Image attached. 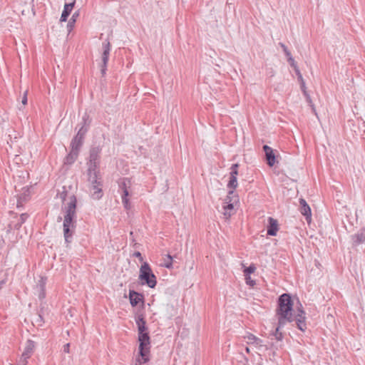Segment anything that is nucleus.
I'll use <instances>...</instances> for the list:
<instances>
[{"mask_svg":"<svg viewBox=\"0 0 365 365\" xmlns=\"http://www.w3.org/2000/svg\"><path fill=\"white\" fill-rule=\"evenodd\" d=\"M99 148H93L90 151L89 161L99 163Z\"/></svg>","mask_w":365,"mask_h":365,"instance_id":"412c9836","label":"nucleus"},{"mask_svg":"<svg viewBox=\"0 0 365 365\" xmlns=\"http://www.w3.org/2000/svg\"><path fill=\"white\" fill-rule=\"evenodd\" d=\"M70 344L67 343L63 346V350L65 353H69Z\"/></svg>","mask_w":365,"mask_h":365,"instance_id":"4c0bfd02","label":"nucleus"},{"mask_svg":"<svg viewBox=\"0 0 365 365\" xmlns=\"http://www.w3.org/2000/svg\"><path fill=\"white\" fill-rule=\"evenodd\" d=\"M74 6L71 5V4H64L63 11L62 12L61 16L60 18L61 22L66 21L68 16L71 14Z\"/></svg>","mask_w":365,"mask_h":365,"instance_id":"f3484780","label":"nucleus"},{"mask_svg":"<svg viewBox=\"0 0 365 365\" xmlns=\"http://www.w3.org/2000/svg\"><path fill=\"white\" fill-rule=\"evenodd\" d=\"M88 130L87 128H85L84 125H83L78 130L76 135L74 137V138L72 140L71 143V147L73 149L77 150L78 152L80 150V148L81 145H83V138L84 136Z\"/></svg>","mask_w":365,"mask_h":365,"instance_id":"6e6552de","label":"nucleus"},{"mask_svg":"<svg viewBox=\"0 0 365 365\" xmlns=\"http://www.w3.org/2000/svg\"><path fill=\"white\" fill-rule=\"evenodd\" d=\"M265 309V306H260L255 302H252V310L256 311L258 313H263V310Z\"/></svg>","mask_w":365,"mask_h":365,"instance_id":"bb28decb","label":"nucleus"},{"mask_svg":"<svg viewBox=\"0 0 365 365\" xmlns=\"http://www.w3.org/2000/svg\"><path fill=\"white\" fill-rule=\"evenodd\" d=\"M280 46L282 48L285 55L288 57L291 56L290 51L288 50L287 47L283 43H279Z\"/></svg>","mask_w":365,"mask_h":365,"instance_id":"c756f323","label":"nucleus"},{"mask_svg":"<svg viewBox=\"0 0 365 365\" xmlns=\"http://www.w3.org/2000/svg\"><path fill=\"white\" fill-rule=\"evenodd\" d=\"M299 210L302 215L305 217L306 220L309 222L312 219L311 208L303 198L299 199Z\"/></svg>","mask_w":365,"mask_h":365,"instance_id":"9b49d317","label":"nucleus"},{"mask_svg":"<svg viewBox=\"0 0 365 365\" xmlns=\"http://www.w3.org/2000/svg\"><path fill=\"white\" fill-rule=\"evenodd\" d=\"M237 163L233 164L231 167L230 180L227 183V187L230 189H235L237 187V175H238Z\"/></svg>","mask_w":365,"mask_h":365,"instance_id":"9d476101","label":"nucleus"},{"mask_svg":"<svg viewBox=\"0 0 365 365\" xmlns=\"http://www.w3.org/2000/svg\"><path fill=\"white\" fill-rule=\"evenodd\" d=\"M35 348V343L31 340H28L26 344L24 351L22 354V357L30 358L34 349Z\"/></svg>","mask_w":365,"mask_h":365,"instance_id":"2eb2a0df","label":"nucleus"},{"mask_svg":"<svg viewBox=\"0 0 365 365\" xmlns=\"http://www.w3.org/2000/svg\"><path fill=\"white\" fill-rule=\"evenodd\" d=\"M102 46H103V51L102 56H101L102 64L101 66V71L102 75L103 76L106 74V71L107 63L108 61V57H109V54H110V43L108 41H106L105 42L103 43Z\"/></svg>","mask_w":365,"mask_h":365,"instance_id":"1a4fd4ad","label":"nucleus"},{"mask_svg":"<svg viewBox=\"0 0 365 365\" xmlns=\"http://www.w3.org/2000/svg\"><path fill=\"white\" fill-rule=\"evenodd\" d=\"M19 204H20V202H19V200H18L17 207H19Z\"/></svg>","mask_w":365,"mask_h":365,"instance_id":"49530a36","label":"nucleus"},{"mask_svg":"<svg viewBox=\"0 0 365 365\" xmlns=\"http://www.w3.org/2000/svg\"><path fill=\"white\" fill-rule=\"evenodd\" d=\"M98 165H99V163L89 161L88 163V173H98Z\"/></svg>","mask_w":365,"mask_h":365,"instance_id":"5701e85b","label":"nucleus"},{"mask_svg":"<svg viewBox=\"0 0 365 365\" xmlns=\"http://www.w3.org/2000/svg\"><path fill=\"white\" fill-rule=\"evenodd\" d=\"M76 198L73 195L68 196V202L63 207L65 212L63 220V235L65 241L67 243L71 242L72 235L76 227Z\"/></svg>","mask_w":365,"mask_h":365,"instance_id":"f03ea898","label":"nucleus"},{"mask_svg":"<svg viewBox=\"0 0 365 365\" xmlns=\"http://www.w3.org/2000/svg\"><path fill=\"white\" fill-rule=\"evenodd\" d=\"M78 153L79 152L77 150L71 148L70 153L64 160V163L68 165L73 163L78 155Z\"/></svg>","mask_w":365,"mask_h":365,"instance_id":"a211bd4d","label":"nucleus"},{"mask_svg":"<svg viewBox=\"0 0 365 365\" xmlns=\"http://www.w3.org/2000/svg\"><path fill=\"white\" fill-rule=\"evenodd\" d=\"M227 200H229V202H223L222 207L223 215L226 218H228L234 213V207L238 202L239 198L235 191L231 190L227 193Z\"/></svg>","mask_w":365,"mask_h":365,"instance_id":"423d86ee","label":"nucleus"},{"mask_svg":"<svg viewBox=\"0 0 365 365\" xmlns=\"http://www.w3.org/2000/svg\"><path fill=\"white\" fill-rule=\"evenodd\" d=\"M255 269H256V267H255V265L252 264V273H254V272H255Z\"/></svg>","mask_w":365,"mask_h":365,"instance_id":"79ce46f5","label":"nucleus"},{"mask_svg":"<svg viewBox=\"0 0 365 365\" xmlns=\"http://www.w3.org/2000/svg\"><path fill=\"white\" fill-rule=\"evenodd\" d=\"M282 327H279V322L277 323V326L275 329V331L274 333V339H276V343H278L279 341H281L284 337L283 333L279 331V329Z\"/></svg>","mask_w":365,"mask_h":365,"instance_id":"b1692460","label":"nucleus"},{"mask_svg":"<svg viewBox=\"0 0 365 365\" xmlns=\"http://www.w3.org/2000/svg\"><path fill=\"white\" fill-rule=\"evenodd\" d=\"M245 349L247 353L250 352V348L248 346H246Z\"/></svg>","mask_w":365,"mask_h":365,"instance_id":"c03bdc74","label":"nucleus"},{"mask_svg":"<svg viewBox=\"0 0 365 365\" xmlns=\"http://www.w3.org/2000/svg\"><path fill=\"white\" fill-rule=\"evenodd\" d=\"M88 180L91 184L90 189L93 198L100 199L102 197V184L98 173H88Z\"/></svg>","mask_w":365,"mask_h":365,"instance_id":"39448f33","label":"nucleus"},{"mask_svg":"<svg viewBox=\"0 0 365 365\" xmlns=\"http://www.w3.org/2000/svg\"><path fill=\"white\" fill-rule=\"evenodd\" d=\"M27 91L24 92V95L21 101L23 105H26L27 103Z\"/></svg>","mask_w":365,"mask_h":365,"instance_id":"c9c22d12","label":"nucleus"},{"mask_svg":"<svg viewBox=\"0 0 365 365\" xmlns=\"http://www.w3.org/2000/svg\"><path fill=\"white\" fill-rule=\"evenodd\" d=\"M223 202H229V200H227V197L224 199Z\"/></svg>","mask_w":365,"mask_h":365,"instance_id":"a18cd8bd","label":"nucleus"},{"mask_svg":"<svg viewBox=\"0 0 365 365\" xmlns=\"http://www.w3.org/2000/svg\"><path fill=\"white\" fill-rule=\"evenodd\" d=\"M304 96L306 97V99H307V101L309 103V105L313 107V105H312V100H311V97L307 93V95H304ZM313 110L314 111V108H312Z\"/></svg>","mask_w":365,"mask_h":365,"instance_id":"e433bc0d","label":"nucleus"},{"mask_svg":"<svg viewBox=\"0 0 365 365\" xmlns=\"http://www.w3.org/2000/svg\"><path fill=\"white\" fill-rule=\"evenodd\" d=\"M244 273H245V281H246V284L247 285H250L251 286V277H250V274H251V266L248 267H246L245 269H244Z\"/></svg>","mask_w":365,"mask_h":365,"instance_id":"a878e982","label":"nucleus"},{"mask_svg":"<svg viewBox=\"0 0 365 365\" xmlns=\"http://www.w3.org/2000/svg\"><path fill=\"white\" fill-rule=\"evenodd\" d=\"M79 15H80L79 11H76L73 14L71 18L70 19V20L68 21V24H67V30H68V33H70L74 28L75 23H76L78 17L79 16Z\"/></svg>","mask_w":365,"mask_h":365,"instance_id":"6ab92c4d","label":"nucleus"},{"mask_svg":"<svg viewBox=\"0 0 365 365\" xmlns=\"http://www.w3.org/2000/svg\"><path fill=\"white\" fill-rule=\"evenodd\" d=\"M66 4H71V5L74 6L76 3V0H65Z\"/></svg>","mask_w":365,"mask_h":365,"instance_id":"a19ab883","label":"nucleus"},{"mask_svg":"<svg viewBox=\"0 0 365 365\" xmlns=\"http://www.w3.org/2000/svg\"><path fill=\"white\" fill-rule=\"evenodd\" d=\"M295 72H296V74L297 76V78H298V80L299 82H302V81H304V78L302 77V73H300V71L299 70L298 68H295Z\"/></svg>","mask_w":365,"mask_h":365,"instance_id":"7c9ffc66","label":"nucleus"},{"mask_svg":"<svg viewBox=\"0 0 365 365\" xmlns=\"http://www.w3.org/2000/svg\"><path fill=\"white\" fill-rule=\"evenodd\" d=\"M136 324L138 325V333L146 332V326L145 321L144 320L142 316H139L138 319L136 320Z\"/></svg>","mask_w":365,"mask_h":365,"instance_id":"4be33fe9","label":"nucleus"},{"mask_svg":"<svg viewBox=\"0 0 365 365\" xmlns=\"http://www.w3.org/2000/svg\"><path fill=\"white\" fill-rule=\"evenodd\" d=\"M269 225L267 226V235L270 236H276L278 231V222L277 220L272 217L268 218Z\"/></svg>","mask_w":365,"mask_h":365,"instance_id":"ddd939ff","label":"nucleus"},{"mask_svg":"<svg viewBox=\"0 0 365 365\" xmlns=\"http://www.w3.org/2000/svg\"><path fill=\"white\" fill-rule=\"evenodd\" d=\"M300 87H301V89L304 93V95H307V88H306V86H305V82L304 81H302V82H300Z\"/></svg>","mask_w":365,"mask_h":365,"instance_id":"72a5a7b5","label":"nucleus"},{"mask_svg":"<svg viewBox=\"0 0 365 365\" xmlns=\"http://www.w3.org/2000/svg\"><path fill=\"white\" fill-rule=\"evenodd\" d=\"M131 186V181L128 178H123L119 182V187L123 191L122 202L124 207L128 210L130 208V203L128 197L129 196V190Z\"/></svg>","mask_w":365,"mask_h":365,"instance_id":"0eeeda50","label":"nucleus"},{"mask_svg":"<svg viewBox=\"0 0 365 365\" xmlns=\"http://www.w3.org/2000/svg\"><path fill=\"white\" fill-rule=\"evenodd\" d=\"M163 265L168 269L173 267V257L170 255L165 256Z\"/></svg>","mask_w":365,"mask_h":365,"instance_id":"393cba45","label":"nucleus"},{"mask_svg":"<svg viewBox=\"0 0 365 365\" xmlns=\"http://www.w3.org/2000/svg\"><path fill=\"white\" fill-rule=\"evenodd\" d=\"M36 323H37L38 325H41V323L42 322V317L41 315H38L36 318V319L35 320Z\"/></svg>","mask_w":365,"mask_h":365,"instance_id":"ea45409f","label":"nucleus"},{"mask_svg":"<svg viewBox=\"0 0 365 365\" xmlns=\"http://www.w3.org/2000/svg\"><path fill=\"white\" fill-rule=\"evenodd\" d=\"M261 339L252 335V346H255L262 347V346L261 344Z\"/></svg>","mask_w":365,"mask_h":365,"instance_id":"c85d7f7f","label":"nucleus"},{"mask_svg":"<svg viewBox=\"0 0 365 365\" xmlns=\"http://www.w3.org/2000/svg\"><path fill=\"white\" fill-rule=\"evenodd\" d=\"M45 284H46V279L41 277L38 282V285H37V288L39 289L38 297L41 299H43L46 296Z\"/></svg>","mask_w":365,"mask_h":365,"instance_id":"aec40b11","label":"nucleus"},{"mask_svg":"<svg viewBox=\"0 0 365 365\" xmlns=\"http://www.w3.org/2000/svg\"><path fill=\"white\" fill-rule=\"evenodd\" d=\"M129 298L130 304L133 307L136 306L140 301L143 300V296L135 291H130Z\"/></svg>","mask_w":365,"mask_h":365,"instance_id":"dca6fc26","label":"nucleus"},{"mask_svg":"<svg viewBox=\"0 0 365 365\" xmlns=\"http://www.w3.org/2000/svg\"><path fill=\"white\" fill-rule=\"evenodd\" d=\"M238 363H239V365H248L249 360L247 357H245L242 354H240Z\"/></svg>","mask_w":365,"mask_h":365,"instance_id":"cd10ccee","label":"nucleus"},{"mask_svg":"<svg viewBox=\"0 0 365 365\" xmlns=\"http://www.w3.org/2000/svg\"><path fill=\"white\" fill-rule=\"evenodd\" d=\"M27 218H28V215L26 213L21 214L20 216V220H21L20 225L21 224H23Z\"/></svg>","mask_w":365,"mask_h":365,"instance_id":"f704fd0d","label":"nucleus"},{"mask_svg":"<svg viewBox=\"0 0 365 365\" xmlns=\"http://www.w3.org/2000/svg\"><path fill=\"white\" fill-rule=\"evenodd\" d=\"M255 282L254 280H252V290L255 289Z\"/></svg>","mask_w":365,"mask_h":365,"instance_id":"37998d69","label":"nucleus"},{"mask_svg":"<svg viewBox=\"0 0 365 365\" xmlns=\"http://www.w3.org/2000/svg\"><path fill=\"white\" fill-rule=\"evenodd\" d=\"M352 243L354 246H358L365 243V230H361L357 233L351 236Z\"/></svg>","mask_w":365,"mask_h":365,"instance_id":"4468645a","label":"nucleus"},{"mask_svg":"<svg viewBox=\"0 0 365 365\" xmlns=\"http://www.w3.org/2000/svg\"><path fill=\"white\" fill-rule=\"evenodd\" d=\"M139 272V279L142 284H147L150 288H154L156 286V277L148 262H144L142 264Z\"/></svg>","mask_w":365,"mask_h":365,"instance_id":"7ed1b4c3","label":"nucleus"},{"mask_svg":"<svg viewBox=\"0 0 365 365\" xmlns=\"http://www.w3.org/2000/svg\"><path fill=\"white\" fill-rule=\"evenodd\" d=\"M138 340L140 341L139 353L141 359H139V363H146L149 361L148 353L150 349V337L148 332L138 333Z\"/></svg>","mask_w":365,"mask_h":365,"instance_id":"20e7f679","label":"nucleus"},{"mask_svg":"<svg viewBox=\"0 0 365 365\" xmlns=\"http://www.w3.org/2000/svg\"><path fill=\"white\" fill-rule=\"evenodd\" d=\"M135 257H138L140 261H143V257L140 252H135L133 255Z\"/></svg>","mask_w":365,"mask_h":365,"instance_id":"58836bf2","label":"nucleus"},{"mask_svg":"<svg viewBox=\"0 0 365 365\" xmlns=\"http://www.w3.org/2000/svg\"><path fill=\"white\" fill-rule=\"evenodd\" d=\"M263 150L265 153L267 164L269 167H272L276 163V156L273 149L269 146L264 145L263 146Z\"/></svg>","mask_w":365,"mask_h":365,"instance_id":"f8f14e48","label":"nucleus"},{"mask_svg":"<svg viewBox=\"0 0 365 365\" xmlns=\"http://www.w3.org/2000/svg\"><path fill=\"white\" fill-rule=\"evenodd\" d=\"M300 307L302 305L300 304ZM293 301L289 294H282L277 301L276 317L279 322V327H284L287 323L295 322L297 328L304 331L307 329L306 314L302 307L299 308L297 314H293Z\"/></svg>","mask_w":365,"mask_h":365,"instance_id":"f257e3e1","label":"nucleus"},{"mask_svg":"<svg viewBox=\"0 0 365 365\" xmlns=\"http://www.w3.org/2000/svg\"><path fill=\"white\" fill-rule=\"evenodd\" d=\"M28 359L29 358L22 357V356H21L19 359V361L18 363V365H27V359Z\"/></svg>","mask_w":365,"mask_h":365,"instance_id":"473e14b6","label":"nucleus"},{"mask_svg":"<svg viewBox=\"0 0 365 365\" xmlns=\"http://www.w3.org/2000/svg\"><path fill=\"white\" fill-rule=\"evenodd\" d=\"M288 58H288V61L289 62L290 66L292 67H293L294 69H295V68H297V65L295 63V61H294V58L292 57V56H288Z\"/></svg>","mask_w":365,"mask_h":365,"instance_id":"2f4dec72","label":"nucleus"}]
</instances>
